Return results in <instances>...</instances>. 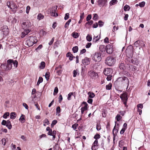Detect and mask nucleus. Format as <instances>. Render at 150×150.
I'll return each mask as SVG.
<instances>
[{
	"instance_id": "f257e3e1",
	"label": "nucleus",
	"mask_w": 150,
	"mask_h": 150,
	"mask_svg": "<svg viewBox=\"0 0 150 150\" xmlns=\"http://www.w3.org/2000/svg\"><path fill=\"white\" fill-rule=\"evenodd\" d=\"M38 40L35 37H28L26 40V44L29 46L31 47L34 44L37 43Z\"/></svg>"
},
{
	"instance_id": "f03ea898",
	"label": "nucleus",
	"mask_w": 150,
	"mask_h": 150,
	"mask_svg": "<svg viewBox=\"0 0 150 150\" xmlns=\"http://www.w3.org/2000/svg\"><path fill=\"white\" fill-rule=\"evenodd\" d=\"M13 62L12 59H9L7 60V63L6 65L5 64H1V67L2 69L6 71L10 70L12 68V62Z\"/></svg>"
},
{
	"instance_id": "7ed1b4c3",
	"label": "nucleus",
	"mask_w": 150,
	"mask_h": 150,
	"mask_svg": "<svg viewBox=\"0 0 150 150\" xmlns=\"http://www.w3.org/2000/svg\"><path fill=\"white\" fill-rule=\"evenodd\" d=\"M22 26L24 28L30 29L32 26L31 23L29 20L27 19H24L21 22Z\"/></svg>"
},
{
	"instance_id": "20e7f679",
	"label": "nucleus",
	"mask_w": 150,
	"mask_h": 150,
	"mask_svg": "<svg viewBox=\"0 0 150 150\" xmlns=\"http://www.w3.org/2000/svg\"><path fill=\"white\" fill-rule=\"evenodd\" d=\"M7 5L8 8L11 9L13 13L16 12L17 6L14 2L8 1L7 3Z\"/></svg>"
},
{
	"instance_id": "39448f33",
	"label": "nucleus",
	"mask_w": 150,
	"mask_h": 150,
	"mask_svg": "<svg viewBox=\"0 0 150 150\" xmlns=\"http://www.w3.org/2000/svg\"><path fill=\"white\" fill-rule=\"evenodd\" d=\"M57 6H54L50 8L49 9V12H50V15L52 16H57L58 14L55 12L57 10Z\"/></svg>"
},
{
	"instance_id": "423d86ee",
	"label": "nucleus",
	"mask_w": 150,
	"mask_h": 150,
	"mask_svg": "<svg viewBox=\"0 0 150 150\" xmlns=\"http://www.w3.org/2000/svg\"><path fill=\"white\" fill-rule=\"evenodd\" d=\"M115 62V60L112 57H108L107 58L105 63L108 65L111 66L114 64Z\"/></svg>"
},
{
	"instance_id": "0eeeda50",
	"label": "nucleus",
	"mask_w": 150,
	"mask_h": 150,
	"mask_svg": "<svg viewBox=\"0 0 150 150\" xmlns=\"http://www.w3.org/2000/svg\"><path fill=\"white\" fill-rule=\"evenodd\" d=\"M46 130L48 131L47 134L50 136H52L53 137L52 140H54L56 137V131L55 130H53L52 131V129L50 127H47L46 128Z\"/></svg>"
},
{
	"instance_id": "6e6552de",
	"label": "nucleus",
	"mask_w": 150,
	"mask_h": 150,
	"mask_svg": "<svg viewBox=\"0 0 150 150\" xmlns=\"http://www.w3.org/2000/svg\"><path fill=\"white\" fill-rule=\"evenodd\" d=\"M93 60L96 62H99L101 59V55L100 53L96 52L94 54L92 58Z\"/></svg>"
},
{
	"instance_id": "1a4fd4ad",
	"label": "nucleus",
	"mask_w": 150,
	"mask_h": 150,
	"mask_svg": "<svg viewBox=\"0 0 150 150\" xmlns=\"http://www.w3.org/2000/svg\"><path fill=\"white\" fill-rule=\"evenodd\" d=\"M106 50L107 53H111L113 51L112 46L110 44L107 45L106 47Z\"/></svg>"
},
{
	"instance_id": "9d476101",
	"label": "nucleus",
	"mask_w": 150,
	"mask_h": 150,
	"mask_svg": "<svg viewBox=\"0 0 150 150\" xmlns=\"http://www.w3.org/2000/svg\"><path fill=\"white\" fill-rule=\"evenodd\" d=\"M107 1V0H98L97 2L98 5L100 7L106 5Z\"/></svg>"
},
{
	"instance_id": "9b49d317",
	"label": "nucleus",
	"mask_w": 150,
	"mask_h": 150,
	"mask_svg": "<svg viewBox=\"0 0 150 150\" xmlns=\"http://www.w3.org/2000/svg\"><path fill=\"white\" fill-rule=\"evenodd\" d=\"M88 74L93 79H95L98 77V74L93 71H90L89 72Z\"/></svg>"
},
{
	"instance_id": "f8f14e48",
	"label": "nucleus",
	"mask_w": 150,
	"mask_h": 150,
	"mask_svg": "<svg viewBox=\"0 0 150 150\" xmlns=\"http://www.w3.org/2000/svg\"><path fill=\"white\" fill-rule=\"evenodd\" d=\"M112 72V69L110 68H107L105 69L104 70V74L106 76L111 74Z\"/></svg>"
},
{
	"instance_id": "ddd939ff",
	"label": "nucleus",
	"mask_w": 150,
	"mask_h": 150,
	"mask_svg": "<svg viewBox=\"0 0 150 150\" xmlns=\"http://www.w3.org/2000/svg\"><path fill=\"white\" fill-rule=\"evenodd\" d=\"M31 30L30 29H25L24 31L22 32L21 37L22 38L24 37L26 35H27L30 31Z\"/></svg>"
},
{
	"instance_id": "4468645a",
	"label": "nucleus",
	"mask_w": 150,
	"mask_h": 150,
	"mask_svg": "<svg viewBox=\"0 0 150 150\" xmlns=\"http://www.w3.org/2000/svg\"><path fill=\"white\" fill-rule=\"evenodd\" d=\"M90 59L87 57H85L82 60V63L85 65H87L90 63Z\"/></svg>"
},
{
	"instance_id": "2eb2a0df",
	"label": "nucleus",
	"mask_w": 150,
	"mask_h": 150,
	"mask_svg": "<svg viewBox=\"0 0 150 150\" xmlns=\"http://www.w3.org/2000/svg\"><path fill=\"white\" fill-rule=\"evenodd\" d=\"M83 104H84V106L81 108V113L82 114H83L84 111L86 110L87 109L88 104L86 102H83Z\"/></svg>"
},
{
	"instance_id": "dca6fc26",
	"label": "nucleus",
	"mask_w": 150,
	"mask_h": 150,
	"mask_svg": "<svg viewBox=\"0 0 150 150\" xmlns=\"http://www.w3.org/2000/svg\"><path fill=\"white\" fill-rule=\"evenodd\" d=\"M120 97L122 100L126 101L127 100V94L126 93H124L120 95Z\"/></svg>"
},
{
	"instance_id": "f3484780",
	"label": "nucleus",
	"mask_w": 150,
	"mask_h": 150,
	"mask_svg": "<svg viewBox=\"0 0 150 150\" xmlns=\"http://www.w3.org/2000/svg\"><path fill=\"white\" fill-rule=\"evenodd\" d=\"M122 79L124 81L123 82L126 83L128 87L129 86V80L128 78L126 77H124L122 78Z\"/></svg>"
},
{
	"instance_id": "a211bd4d",
	"label": "nucleus",
	"mask_w": 150,
	"mask_h": 150,
	"mask_svg": "<svg viewBox=\"0 0 150 150\" xmlns=\"http://www.w3.org/2000/svg\"><path fill=\"white\" fill-rule=\"evenodd\" d=\"M16 112H13L10 113V117L11 119H14L16 116Z\"/></svg>"
},
{
	"instance_id": "6ab92c4d",
	"label": "nucleus",
	"mask_w": 150,
	"mask_h": 150,
	"mask_svg": "<svg viewBox=\"0 0 150 150\" xmlns=\"http://www.w3.org/2000/svg\"><path fill=\"white\" fill-rule=\"evenodd\" d=\"M25 115H22L21 116L19 120L21 123H23L25 122Z\"/></svg>"
},
{
	"instance_id": "aec40b11",
	"label": "nucleus",
	"mask_w": 150,
	"mask_h": 150,
	"mask_svg": "<svg viewBox=\"0 0 150 150\" xmlns=\"http://www.w3.org/2000/svg\"><path fill=\"white\" fill-rule=\"evenodd\" d=\"M66 56L67 57L69 58V59L71 61L73 59L74 57L71 53L70 52L68 53L66 55Z\"/></svg>"
},
{
	"instance_id": "412c9836",
	"label": "nucleus",
	"mask_w": 150,
	"mask_h": 150,
	"mask_svg": "<svg viewBox=\"0 0 150 150\" xmlns=\"http://www.w3.org/2000/svg\"><path fill=\"white\" fill-rule=\"evenodd\" d=\"M88 94V98H94L95 96L94 93L91 91L89 92Z\"/></svg>"
},
{
	"instance_id": "4be33fe9",
	"label": "nucleus",
	"mask_w": 150,
	"mask_h": 150,
	"mask_svg": "<svg viewBox=\"0 0 150 150\" xmlns=\"http://www.w3.org/2000/svg\"><path fill=\"white\" fill-rule=\"evenodd\" d=\"M6 126L9 129H11L12 128V126L11 125V122L8 120L7 121Z\"/></svg>"
},
{
	"instance_id": "5701e85b",
	"label": "nucleus",
	"mask_w": 150,
	"mask_h": 150,
	"mask_svg": "<svg viewBox=\"0 0 150 150\" xmlns=\"http://www.w3.org/2000/svg\"><path fill=\"white\" fill-rule=\"evenodd\" d=\"M142 42L140 40H137L134 43V45L136 47H138L139 46L141 45Z\"/></svg>"
},
{
	"instance_id": "b1692460",
	"label": "nucleus",
	"mask_w": 150,
	"mask_h": 150,
	"mask_svg": "<svg viewBox=\"0 0 150 150\" xmlns=\"http://www.w3.org/2000/svg\"><path fill=\"white\" fill-rule=\"evenodd\" d=\"M45 64L44 62H42L40 64L39 68L41 69H43L45 67Z\"/></svg>"
},
{
	"instance_id": "393cba45",
	"label": "nucleus",
	"mask_w": 150,
	"mask_h": 150,
	"mask_svg": "<svg viewBox=\"0 0 150 150\" xmlns=\"http://www.w3.org/2000/svg\"><path fill=\"white\" fill-rule=\"evenodd\" d=\"M100 36L99 35H97L96 36H94V37L93 38V41L95 42H96L98 40L100 39Z\"/></svg>"
},
{
	"instance_id": "a878e982",
	"label": "nucleus",
	"mask_w": 150,
	"mask_h": 150,
	"mask_svg": "<svg viewBox=\"0 0 150 150\" xmlns=\"http://www.w3.org/2000/svg\"><path fill=\"white\" fill-rule=\"evenodd\" d=\"M100 50L101 52H105L106 48H105V46L104 45H100L99 47Z\"/></svg>"
},
{
	"instance_id": "bb28decb",
	"label": "nucleus",
	"mask_w": 150,
	"mask_h": 150,
	"mask_svg": "<svg viewBox=\"0 0 150 150\" xmlns=\"http://www.w3.org/2000/svg\"><path fill=\"white\" fill-rule=\"evenodd\" d=\"M72 36L74 38H78L79 36V34L76 32H73L72 34Z\"/></svg>"
},
{
	"instance_id": "cd10ccee",
	"label": "nucleus",
	"mask_w": 150,
	"mask_h": 150,
	"mask_svg": "<svg viewBox=\"0 0 150 150\" xmlns=\"http://www.w3.org/2000/svg\"><path fill=\"white\" fill-rule=\"evenodd\" d=\"M117 0H112L110 1V4L111 6L117 4Z\"/></svg>"
},
{
	"instance_id": "c85d7f7f",
	"label": "nucleus",
	"mask_w": 150,
	"mask_h": 150,
	"mask_svg": "<svg viewBox=\"0 0 150 150\" xmlns=\"http://www.w3.org/2000/svg\"><path fill=\"white\" fill-rule=\"evenodd\" d=\"M60 112V108L58 106L56 109V115L58 116L60 115L59 113Z\"/></svg>"
},
{
	"instance_id": "c756f323",
	"label": "nucleus",
	"mask_w": 150,
	"mask_h": 150,
	"mask_svg": "<svg viewBox=\"0 0 150 150\" xmlns=\"http://www.w3.org/2000/svg\"><path fill=\"white\" fill-rule=\"evenodd\" d=\"M43 125L46 126V125H48L49 124V122L48 120L47 119H45L44 121Z\"/></svg>"
},
{
	"instance_id": "7c9ffc66",
	"label": "nucleus",
	"mask_w": 150,
	"mask_h": 150,
	"mask_svg": "<svg viewBox=\"0 0 150 150\" xmlns=\"http://www.w3.org/2000/svg\"><path fill=\"white\" fill-rule=\"evenodd\" d=\"M86 39L88 41L90 42L92 40V38L90 35L88 34L86 37Z\"/></svg>"
},
{
	"instance_id": "2f4dec72",
	"label": "nucleus",
	"mask_w": 150,
	"mask_h": 150,
	"mask_svg": "<svg viewBox=\"0 0 150 150\" xmlns=\"http://www.w3.org/2000/svg\"><path fill=\"white\" fill-rule=\"evenodd\" d=\"M112 86V84L111 83H110L106 85V89L108 90H110L111 89Z\"/></svg>"
},
{
	"instance_id": "473e14b6",
	"label": "nucleus",
	"mask_w": 150,
	"mask_h": 150,
	"mask_svg": "<svg viewBox=\"0 0 150 150\" xmlns=\"http://www.w3.org/2000/svg\"><path fill=\"white\" fill-rule=\"evenodd\" d=\"M72 96H73V92L70 93L68 94L67 97V99L68 100H70L71 99V97Z\"/></svg>"
},
{
	"instance_id": "72a5a7b5",
	"label": "nucleus",
	"mask_w": 150,
	"mask_h": 150,
	"mask_svg": "<svg viewBox=\"0 0 150 150\" xmlns=\"http://www.w3.org/2000/svg\"><path fill=\"white\" fill-rule=\"evenodd\" d=\"M42 81L43 78L42 77H40L37 83V85H38L40 83H42Z\"/></svg>"
},
{
	"instance_id": "f704fd0d",
	"label": "nucleus",
	"mask_w": 150,
	"mask_h": 150,
	"mask_svg": "<svg viewBox=\"0 0 150 150\" xmlns=\"http://www.w3.org/2000/svg\"><path fill=\"white\" fill-rule=\"evenodd\" d=\"M12 61L13 62H12V64H13L14 65V66L16 67L18 65V62L16 60L13 61V60Z\"/></svg>"
},
{
	"instance_id": "c9c22d12",
	"label": "nucleus",
	"mask_w": 150,
	"mask_h": 150,
	"mask_svg": "<svg viewBox=\"0 0 150 150\" xmlns=\"http://www.w3.org/2000/svg\"><path fill=\"white\" fill-rule=\"evenodd\" d=\"M78 49V47L77 46H75L73 47L72 49V50L73 52L75 53L77 52Z\"/></svg>"
},
{
	"instance_id": "e433bc0d",
	"label": "nucleus",
	"mask_w": 150,
	"mask_h": 150,
	"mask_svg": "<svg viewBox=\"0 0 150 150\" xmlns=\"http://www.w3.org/2000/svg\"><path fill=\"white\" fill-rule=\"evenodd\" d=\"M10 115L9 113L8 112H6L5 113L3 116V117L5 119L7 118V117Z\"/></svg>"
},
{
	"instance_id": "4c0bfd02",
	"label": "nucleus",
	"mask_w": 150,
	"mask_h": 150,
	"mask_svg": "<svg viewBox=\"0 0 150 150\" xmlns=\"http://www.w3.org/2000/svg\"><path fill=\"white\" fill-rule=\"evenodd\" d=\"M130 7L127 5H126L124 7V11H127L129 10L130 9Z\"/></svg>"
},
{
	"instance_id": "58836bf2",
	"label": "nucleus",
	"mask_w": 150,
	"mask_h": 150,
	"mask_svg": "<svg viewBox=\"0 0 150 150\" xmlns=\"http://www.w3.org/2000/svg\"><path fill=\"white\" fill-rule=\"evenodd\" d=\"M78 126V124L75 123L73 125H72V127L73 129L74 130H76L77 127Z\"/></svg>"
},
{
	"instance_id": "ea45409f",
	"label": "nucleus",
	"mask_w": 150,
	"mask_h": 150,
	"mask_svg": "<svg viewBox=\"0 0 150 150\" xmlns=\"http://www.w3.org/2000/svg\"><path fill=\"white\" fill-rule=\"evenodd\" d=\"M44 18V15L40 13L39 14L38 16L37 19H43Z\"/></svg>"
},
{
	"instance_id": "a19ab883",
	"label": "nucleus",
	"mask_w": 150,
	"mask_h": 150,
	"mask_svg": "<svg viewBox=\"0 0 150 150\" xmlns=\"http://www.w3.org/2000/svg\"><path fill=\"white\" fill-rule=\"evenodd\" d=\"M50 76V73L49 72H47L45 75V77L47 80L49 79V77Z\"/></svg>"
},
{
	"instance_id": "79ce46f5",
	"label": "nucleus",
	"mask_w": 150,
	"mask_h": 150,
	"mask_svg": "<svg viewBox=\"0 0 150 150\" xmlns=\"http://www.w3.org/2000/svg\"><path fill=\"white\" fill-rule=\"evenodd\" d=\"M115 118L117 121H119L122 118V117L120 115L118 114L116 117Z\"/></svg>"
},
{
	"instance_id": "37998d69",
	"label": "nucleus",
	"mask_w": 150,
	"mask_h": 150,
	"mask_svg": "<svg viewBox=\"0 0 150 150\" xmlns=\"http://www.w3.org/2000/svg\"><path fill=\"white\" fill-rule=\"evenodd\" d=\"M145 3L144 1H142L139 3V6L141 7H143L144 6Z\"/></svg>"
},
{
	"instance_id": "c03bdc74",
	"label": "nucleus",
	"mask_w": 150,
	"mask_h": 150,
	"mask_svg": "<svg viewBox=\"0 0 150 150\" xmlns=\"http://www.w3.org/2000/svg\"><path fill=\"white\" fill-rule=\"evenodd\" d=\"M71 22V19H69V20L66 23L64 27L66 28H67L68 25H69L70 23Z\"/></svg>"
},
{
	"instance_id": "a18cd8bd",
	"label": "nucleus",
	"mask_w": 150,
	"mask_h": 150,
	"mask_svg": "<svg viewBox=\"0 0 150 150\" xmlns=\"http://www.w3.org/2000/svg\"><path fill=\"white\" fill-rule=\"evenodd\" d=\"M58 88L57 87H55L54 90V95H55L56 94L58 93Z\"/></svg>"
},
{
	"instance_id": "49530a36",
	"label": "nucleus",
	"mask_w": 150,
	"mask_h": 150,
	"mask_svg": "<svg viewBox=\"0 0 150 150\" xmlns=\"http://www.w3.org/2000/svg\"><path fill=\"white\" fill-rule=\"evenodd\" d=\"M96 129L98 131H99L101 129V126L100 124H98L97 125Z\"/></svg>"
},
{
	"instance_id": "de8ad7c7",
	"label": "nucleus",
	"mask_w": 150,
	"mask_h": 150,
	"mask_svg": "<svg viewBox=\"0 0 150 150\" xmlns=\"http://www.w3.org/2000/svg\"><path fill=\"white\" fill-rule=\"evenodd\" d=\"M57 120H53L52 121V124H51V127H53L57 123Z\"/></svg>"
},
{
	"instance_id": "09e8293b",
	"label": "nucleus",
	"mask_w": 150,
	"mask_h": 150,
	"mask_svg": "<svg viewBox=\"0 0 150 150\" xmlns=\"http://www.w3.org/2000/svg\"><path fill=\"white\" fill-rule=\"evenodd\" d=\"M73 76L75 77L78 74V72L77 71V70H74L73 71Z\"/></svg>"
},
{
	"instance_id": "8fccbe9b",
	"label": "nucleus",
	"mask_w": 150,
	"mask_h": 150,
	"mask_svg": "<svg viewBox=\"0 0 150 150\" xmlns=\"http://www.w3.org/2000/svg\"><path fill=\"white\" fill-rule=\"evenodd\" d=\"M118 131V129H115V127H114L113 130V131H112L113 134H116L117 133Z\"/></svg>"
},
{
	"instance_id": "3c124183",
	"label": "nucleus",
	"mask_w": 150,
	"mask_h": 150,
	"mask_svg": "<svg viewBox=\"0 0 150 150\" xmlns=\"http://www.w3.org/2000/svg\"><path fill=\"white\" fill-rule=\"evenodd\" d=\"M111 74H110L109 75H107L108 76L107 78V79L108 81H110L111 79L112 76H111Z\"/></svg>"
},
{
	"instance_id": "603ef678",
	"label": "nucleus",
	"mask_w": 150,
	"mask_h": 150,
	"mask_svg": "<svg viewBox=\"0 0 150 150\" xmlns=\"http://www.w3.org/2000/svg\"><path fill=\"white\" fill-rule=\"evenodd\" d=\"M91 45V42H88L86 45V48H89L90 47Z\"/></svg>"
},
{
	"instance_id": "864d4df0",
	"label": "nucleus",
	"mask_w": 150,
	"mask_h": 150,
	"mask_svg": "<svg viewBox=\"0 0 150 150\" xmlns=\"http://www.w3.org/2000/svg\"><path fill=\"white\" fill-rule=\"evenodd\" d=\"M138 109L141 108L142 109L143 108V105L142 104H139L137 105Z\"/></svg>"
},
{
	"instance_id": "5fc2aeb1",
	"label": "nucleus",
	"mask_w": 150,
	"mask_h": 150,
	"mask_svg": "<svg viewBox=\"0 0 150 150\" xmlns=\"http://www.w3.org/2000/svg\"><path fill=\"white\" fill-rule=\"evenodd\" d=\"M100 136L98 134H96V135H95V136L94 137V138L95 139H98L100 138Z\"/></svg>"
},
{
	"instance_id": "6e6d98bb",
	"label": "nucleus",
	"mask_w": 150,
	"mask_h": 150,
	"mask_svg": "<svg viewBox=\"0 0 150 150\" xmlns=\"http://www.w3.org/2000/svg\"><path fill=\"white\" fill-rule=\"evenodd\" d=\"M30 9V7L29 6H28L26 7V12L27 13H28L29 12V11Z\"/></svg>"
},
{
	"instance_id": "4d7b16f0",
	"label": "nucleus",
	"mask_w": 150,
	"mask_h": 150,
	"mask_svg": "<svg viewBox=\"0 0 150 150\" xmlns=\"http://www.w3.org/2000/svg\"><path fill=\"white\" fill-rule=\"evenodd\" d=\"M119 113L120 114L122 115L123 116L126 113L125 111H120L119 112Z\"/></svg>"
},
{
	"instance_id": "13d9d810",
	"label": "nucleus",
	"mask_w": 150,
	"mask_h": 150,
	"mask_svg": "<svg viewBox=\"0 0 150 150\" xmlns=\"http://www.w3.org/2000/svg\"><path fill=\"white\" fill-rule=\"evenodd\" d=\"M11 147L12 150H14L16 148V146L15 145L12 144L11 145Z\"/></svg>"
},
{
	"instance_id": "bf43d9fd",
	"label": "nucleus",
	"mask_w": 150,
	"mask_h": 150,
	"mask_svg": "<svg viewBox=\"0 0 150 150\" xmlns=\"http://www.w3.org/2000/svg\"><path fill=\"white\" fill-rule=\"evenodd\" d=\"M103 23L100 21H99L98 22V24L100 27H101L103 26Z\"/></svg>"
},
{
	"instance_id": "052dcab7",
	"label": "nucleus",
	"mask_w": 150,
	"mask_h": 150,
	"mask_svg": "<svg viewBox=\"0 0 150 150\" xmlns=\"http://www.w3.org/2000/svg\"><path fill=\"white\" fill-rule=\"evenodd\" d=\"M6 124H7V121H6V120H3L1 122V124L2 125H4L6 126Z\"/></svg>"
},
{
	"instance_id": "680f3d73",
	"label": "nucleus",
	"mask_w": 150,
	"mask_h": 150,
	"mask_svg": "<svg viewBox=\"0 0 150 150\" xmlns=\"http://www.w3.org/2000/svg\"><path fill=\"white\" fill-rule=\"evenodd\" d=\"M23 105L25 107L26 109H28V106L25 103H23Z\"/></svg>"
},
{
	"instance_id": "e2e57ef3",
	"label": "nucleus",
	"mask_w": 150,
	"mask_h": 150,
	"mask_svg": "<svg viewBox=\"0 0 150 150\" xmlns=\"http://www.w3.org/2000/svg\"><path fill=\"white\" fill-rule=\"evenodd\" d=\"M126 129H125L122 128V129H121V131L120 132V133L121 134H123L124 133Z\"/></svg>"
},
{
	"instance_id": "0e129e2a",
	"label": "nucleus",
	"mask_w": 150,
	"mask_h": 150,
	"mask_svg": "<svg viewBox=\"0 0 150 150\" xmlns=\"http://www.w3.org/2000/svg\"><path fill=\"white\" fill-rule=\"evenodd\" d=\"M42 45H40L38 47L36 48V50H39L42 48Z\"/></svg>"
},
{
	"instance_id": "69168bd1",
	"label": "nucleus",
	"mask_w": 150,
	"mask_h": 150,
	"mask_svg": "<svg viewBox=\"0 0 150 150\" xmlns=\"http://www.w3.org/2000/svg\"><path fill=\"white\" fill-rule=\"evenodd\" d=\"M93 15L94 16L93 19H97L98 18V16L97 14L95 13Z\"/></svg>"
},
{
	"instance_id": "338daca9",
	"label": "nucleus",
	"mask_w": 150,
	"mask_h": 150,
	"mask_svg": "<svg viewBox=\"0 0 150 150\" xmlns=\"http://www.w3.org/2000/svg\"><path fill=\"white\" fill-rule=\"evenodd\" d=\"M98 143V141L97 139H96L94 142L93 143V145H94L95 146H96L97 145Z\"/></svg>"
},
{
	"instance_id": "774afa93",
	"label": "nucleus",
	"mask_w": 150,
	"mask_h": 150,
	"mask_svg": "<svg viewBox=\"0 0 150 150\" xmlns=\"http://www.w3.org/2000/svg\"><path fill=\"white\" fill-rule=\"evenodd\" d=\"M86 50L85 49H83L81 51L80 53L81 54H83L84 53H85L86 52Z\"/></svg>"
}]
</instances>
